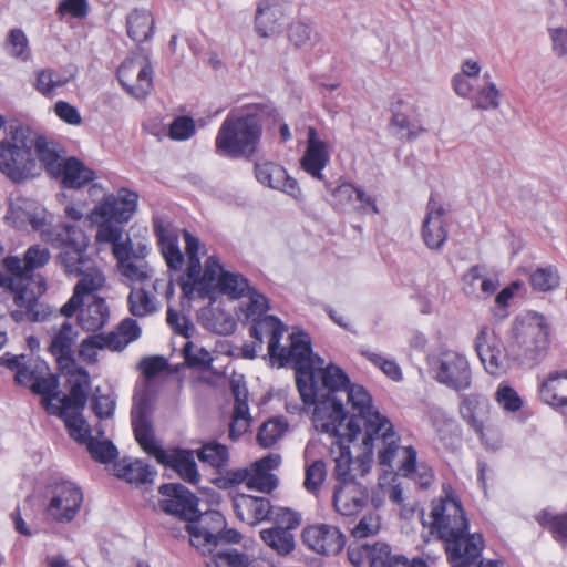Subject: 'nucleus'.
<instances>
[{"mask_svg":"<svg viewBox=\"0 0 567 567\" xmlns=\"http://www.w3.org/2000/svg\"><path fill=\"white\" fill-rule=\"evenodd\" d=\"M50 260L49 249L41 245L30 246L24 255V269L33 276V271L38 268L45 266Z\"/></svg>","mask_w":567,"mask_h":567,"instance_id":"e2e57ef3","label":"nucleus"},{"mask_svg":"<svg viewBox=\"0 0 567 567\" xmlns=\"http://www.w3.org/2000/svg\"><path fill=\"white\" fill-rule=\"evenodd\" d=\"M290 347L279 352V367L291 365L295 370L296 385L305 405L317 400V377L315 359L322 358L313 353L311 338L303 330H293L290 334Z\"/></svg>","mask_w":567,"mask_h":567,"instance_id":"423d86ee","label":"nucleus"},{"mask_svg":"<svg viewBox=\"0 0 567 567\" xmlns=\"http://www.w3.org/2000/svg\"><path fill=\"white\" fill-rule=\"evenodd\" d=\"M109 318L110 310L105 299L94 296L93 301L86 308L80 309L78 323L85 331L96 332L107 323Z\"/></svg>","mask_w":567,"mask_h":567,"instance_id":"7c9ffc66","label":"nucleus"},{"mask_svg":"<svg viewBox=\"0 0 567 567\" xmlns=\"http://www.w3.org/2000/svg\"><path fill=\"white\" fill-rule=\"evenodd\" d=\"M363 425H364V436H363V447L365 454L371 457L373 454V443L374 440L380 437L381 431L386 427H390L392 423L390 420L381 414L379 410L373 409L369 411V414H364Z\"/></svg>","mask_w":567,"mask_h":567,"instance_id":"f704fd0d","label":"nucleus"},{"mask_svg":"<svg viewBox=\"0 0 567 567\" xmlns=\"http://www.w3.org/2000/svg\"><path fill=\"white\" fill-rule=\"evenodd\" d=\"M27 358L25 354L16 355L11 352H4L0 357V365L9 369L10 371H14V383L21 386H28L37 374H39L38 370L30 369L24 360Z\"/></svg>","mask_w":567,"mask_h":567,"instance_id":"4c0bfd02","label":"nucleus"},{"mask_svg":"<svg viewBox=\"0 0 567 567\" xmlns=\"http://www.w3.org/2000/svg\"><path fill=\"white\" fill-rule=\"evenodd\" d=\"M51 219L52 216L39 202L23 196L11 198L4 215L7 225L20 230L30 228L39 233L42 240H52L55 226Z\"/></svg>","mask_w":567,"mask_h":567,"instance_id":"1a4fd4ad","label":"nucleus"},{"mask_svg":"<svg viewBox=\"0 0 567 567\" xmlns=\"http://www.w3.org/2000/svg\"><path fill=\"white\" fill-rule=\"evenodd\" d=\"M445 209L437 204L433 196L427 202V212L422 224V238L426 247L440 250L447 239L444 224Z\"/></svg>","mask_w":567,"mask_h":567,"instance_id":"4be33fe9","label":"nucleus"},{"mask_svg":"<svg viewBox=\"0 0 567 567\" xmlns=\"http://www.w3.org/2000/svg\"><path fill=\"white\" fill-rule=\"evenodd\" d=\"M69 385V393L59 396L60 408L71 410H84L87 403L91 385L90 373L83 367H69L65 369Z\"/></svg>","mask_w":567,"mask_h":567,"instance_id":"aec40b11","label":"nucleus"},{"mask_svg":"<svg viewBox=\"0 0 567 567\" xmlns=\"http://www.w3.org/2000/svg\"><path fill=\"white\" fill-rule=\"evenodd\" d=\"M549 343V327L544 316L516 317L508 336L507 355L514 367L532 369L545 359Z\"/></svg>","mask_w":567,"mask_h":567,"instance_id":"20e7f679","label":"nucleus"},{"mask_svg":"<svg viewBox=\"0 0 567 567\" xmlns=\"http://www.w3.org/2000/svg\"><path fill=\"white\" fill-rule=\"evenodd\" d=\"M52 235V240L44 241L61 249L58 261L64 272L69 276H81L90 261L86 256L90 241L85 233L75 225L60 223L55 225Z\"/></svg>","mask_w":567,"mask_h":567,"instance_id":"0eeeda50","label":"nucleus"},{"mask_svg":"<svg viewBox=\"0 0 567 567\" xmlns=\"http://www.w3.org/2000/svg\"><path fill=\"white\" fill-rule=\"evenodd\" d=\"M229 385L235 400L234 413L229 424V439L237 441L246 432V427L236 432V422L251 420L248 405L249 393L243 374H234L229 380Z\"/></svg>","mask_w":567,"mask_h":567,"instance_id":"a878e982","label":"nucleus"},{"mask_svg":"<svg viewBox=\"0 0 567 567\" xmlns=\"http://www.w3.org/2000/svg\"><path fill=\"white\" fill-rule=\"evenodd\" d=\"M327 476L326 463L323 460H316L306 466L305 488L312 494L319 492Z\"/></svg>","mask_w":567,"mask_h":567,"instance_id":"13d9d810","label":"nucleus"},{"mask_svg":"<svg viewBox=\"0 0 567 567\" xmlns=\"http://www.w3.org/2000/svg\"><path fill=\"white\" fill-rule=\"evenodd\" d=\"M51 415H55L64 422L68 433L79 443H85L91 436V427L83 416V410L52 406Z\"/></svg>","mask_w":567,"mask_h":567,"instance_id":"2f4dec72","label":"nucleus"},{"mask_svg":"<svg viewBox=\"0 0 567 567\" xmlns=\"http://www.w3.org/2000/svg\"><path fill=\"white\" fill-rule=\"evenodd\" d=\"M255 177L264 186L281 190L295 199L302 198L297 179L289 176L285 167L275 162H256Z\"/></svg>","mask_w":567,"mask_h":567,"instance_id":"a211bd4d","label":"nucleus"},{"mask_svg":"<svg viewBox=\"0 0 567 567\" xmlns=\"http://www.w3.org/2000/svg\"><path fill=\"white\" fill-rule=\"evenodd\" d=\"M127 303L134 317H144L155 311L151 296L144 288L133 289L127 297Z\"/></svg>","mask_w":567,"mask_h":567,"instance_id":"5fc2aeb1","label":"nucleus"},{"mask_svg":"<svg viewBox=\"0 0 567 567\" xmlns=\"http://www.w3.org/2000/svg\"><path fill=\"white\" fill-rule=\"evenodd\" d=\"M344 534L336 526L313 524L301 532V542L310 550L322 556H334L346 546Z\"/></svg>","mask_w":567,"mask_h":567,"instance_id":"2eb2a0df","label":"nucleus"},{"mask_svg":"<svg viewBox=\"0 0 567 567\" xmlns=\"http://www.w3.org/2000/svg\"><path fill=\"white\" fill-rule=\"evenodd\" d=\"M217 290L230 297L231 299H239L249 291L251 286L249 280L241 274L230 272L223 270L216 284Z\"/></svg>","mask_w":567,"mask_h":567,"instance_id":"58836bf2","label":"nucleus"},{"mask_svg":"<svg viewBox=\"0 0 567 567\" xmlns=\"http://www.w3.org/2000/svg\"><path fill=\"white\" fill-rule=\"evenodd\" d=\"M433 378L456 392L472 386V370L467 358L455 350L441 349L427 358Z\"/></svg>","mask_w":567,"mask_h":567,"instance_id":"9d476101","label":"nucleus"},{"mask_svg":"<svg viewBox=\"0 0 567 567\" xmlns=\"http://www.w3.org/2000/svg\"><path fill=\"white\" fill-rule=\"evenodd\" d=\"M33 148L35 151V158L39 159L44 167L45 172L52 177L61 166L62 161L58 144L49 142L44 136L39 135L33 138Z\"/></svg>","mask_w":567,"mask_h":567,"instance_id":"72a5a7b5","label":"nucleus"},{"mask_svg":"<svg viewBox=\"0 0 567 567\" xmlns=\"http://www.w3.org/2000/svg\"><path fill=\"white\" fill-rule=\"evenodd\" d=\"M414 110L415 106L400 95L392 97L390 103L391 120L389 125L396 127L400 132L406 131L402 138L404 137L408 142L416 140L421 133L426 131L422 125H416L410 120V115Z\"/></svg>","mask_w":567,"mask_h":567,"instance_id":"bb28decb","label":"nucleus"},{"mask_svg":"<svg viewBox=\"0 0 567 567\" xmlns=\"http://www.w3.org/2000/svg\"><path fill=\"white\" fill-rule=\"evenodd\" d=\"M288 429V422L281 417L264 422L257 433V442L264 449L274 446Z\"/></svg>","mask_w":567,"mask_h":567,"instance_id":"a18cd8bd","label":"nucleus"},{"mask_svg":"<svg viewBox=\"0 0 567 567\" xmlns=\"http://www.w3.org/2000/svg\"><path fill=\"white\" fill-rule=\"evenodd\" d=\"M216 564H221L227 567H249V556L237 549L220 550L214 555Z\"/></svg>","mask_w":567,"mask_h":567,"instance_id":"774afa93","label":"nucleus"},{"mask_svg":"<svg viewBox=\"0 0 567 567\" xmlns=\"http://www.w3.org/2000/svg\"><path fill=\"white\" fill-rule=\"evenodd\" d=\"M196 132L195 122L190 116H177L169 124L168 136L174 141L189 140Z\"/></svg>","mask_w":567,"mask_h":567,"instance_id":"69168bd1","label":"nucleus"},{"mask_svg":"<svg viewBox=\"0 0 567 567\" xmlns=\"http://www.w3.org/2000/svg\"><path fill=\"white\" fill-rule=\"evenodd\" d=\"M198 460L220 471L229 461L228 447L217 441L205 443L196 451Z\"/></svg>","mask_w":567,"mask_h":567,"instance_id":"c03bdc74","label":"nucleus"},{"mask_svg":"<svg viewBox=\"0 0 567 567\" xmlns=\"http://www.w3.org/2000/svg\"><path fill=\"white\" fill-rule=\"evenodd\" d=\"M278 486V477L272 473H262L251 467L246 482L249 491H258L260 493L270 494Z\"/></svg>","mask_w":567,"mask_h":567,"instance_id":"6e6d98bb","label":"nucleus"},{"mask_svg":"<svg viewBox=\"0 0 567 567\" xmlns=\"http://www.w3.org/2000/svg\"><path fill=\"white\" fill-rule=\"evenodd\" d=\"M534 290L547 292L559 286V276L553 267L537 268L529 277Z\"/></svg>","mask_w":567,"mask_h":567,"instance_id":"864d4df0","label":"nucleus"},{"mask_svg":"<svg viewBox=\"0 0 567 567\" xmlns=\"http://www.w3.org/2000/svg\"><path fill=\"white\" fill-rule=\"evenodd\" d=\"M4 48L12 58L27 61L30 58L29 40L20 28L11 29L7 35Z\"/></svg>","mask_w":567,"mask_h":567,"instance_id":"3c124183","label":"nucleus"},{"mask_svg":"<svg viewBox=\"0 0 567 567\" xmlns=\"http://www.w3.org/2000/svg\"><path fill=\"white\" fill-rule=\"evenodd\" d=\"M243 498L256 522L271 520L275 507L268 498L252 495H243Z\"/></svg>","mask_w":567,"mask_h":567,"instance_id":"bf43d9fd","label":"nucleus"},{"mask_svg":"<svg viewBox=\"0 0 567 567\" xmlns=\"http://www.w3.org/2000/svg\"><path fill=\"white\" fill-rule=\"evenodd\" d=\"M344 391L347 392L348 403L351 409L357 411L360 416L369 414V411L374 409L372 396L363 385L350 382L349 388Z\"/></svg>","mask_w":567,"mask_h":567,"instance_id":"8fccbe9b","label":"nucleus"},{"mask_svg":"<svg viewBox=\"0 0 567 567\" xmlns=\"http://www.w3.org/2000/svg\"><path fill=\"white\" fill-rule=\"evenodd\" d=\"M33 89L44 97L54 96V69L45 68L34 71Z\"/></svg>","mask_w":567,"mask_h":567,"instance_id":"338daca9","label":"nucleus"},{"mask_svg":"<svg viewBox=\"0 0 567 567\" xmlns=\"http://www.w3.org/2000/svg\"><path fill=\"white\" fill-rule=\"evenodd\" d=\"M226 525L227 522L221 512L207 511L202 513L199 511V518L196 519V523L186 524L185 530L190 536V544L195 547H200L214 543L218 532L224 529Z\"/></svg>","mask_w":567,"mask_h":567,"instance_id":"412c9836","label":"nucleus"},{"mask_svg":"<svg viewBox=\"0 0 567 567\" xmlns=\"http://www.w3.org/2000/svg\"><path fill=\"white\" fill-rule=\"evenodd\" d=\"M63 188L81 189L95 179V172L87 167L80 158L70 156L62 161L59 172L52 176Z\"/></svg>","mask_w":567,"mask_h":567,"instance_id":"b1692460","label":"nucleus"},{"mask_svg":"<svg viewBox=\"0 0 567 567\" xmlns=\"http://www.w3.org/2000/svg\"><path fill=\"white\" fill-rule=\"evenodd\" d=\"M494 399L497 404L506 412H517L523 406V400L517 391L506 382L498 384Z\"/></svg>","mask_w":567,"mask_h":567,"instance_id":"603ef678","label":"nucleus"},{"mask_svg":"<svg viewBox=\"0 0 567 567\" xmlns=\"http://www.w3.org/2000/svg\"><path fill=\"white\" fill-rule=\"evenodd\" d=\"M0 173L14 184H21L39 174L30 128L10 126L6 137L0 141Z\"/></svg>","mask_w":567,"mask_h":567,"instance_id":"39448f33","label":"nucleus"},{"mask_svg":"<svg viewBox=\"0 0 567 567\" xmlns=\"http://www.w3.org/2000/svg\"><path fill=\"white\" fill-rule=\"evenodd\" d=\"M224 270L217 256H209L205 261L204 272L199 279L198 296L208 298L210 303L216 301L217 270Z\"/></svg>","mask_w":567,"mask_h":567,"instance_id":"a19ab883","label":"nucleus"},{"mask_svg":"<svg viewBox=\"0 0 567 567\" xmlns=\"http://www.w3.org/2000/svg\"><path fill=\"white\" fill-rule=\"evenodd\" d=\"M330 161L328 145L318 137L315 127L309 126L307 132V147L300 159L301 168L311 177L323 181L322 171Z\"/></svg>","mask_w":567,"mask_h":567,"instance_id":"6ab92c4d","label":"nucleus"},{"mask_svg":"<svg viewBox=\"0 0 567 567\" xmlns=\"http://www.w3.org/2000/svg\"><path fill=\"white\" fill-rule=\"evenodd\" d=\"M484 266L473 265L462 277V289L468 297L480 298L478 291L484 297L493 295L498 288V279L483 275Z\"/></svg>","mask_w":567,"mask_h":567,"instance_id":"c85d7f7f","label":"nucleus"},{"mask_svg":"<svg viewBox=\"0 0 567 567\" xmlns=\"http://www.w3.org/2000/svg\"><path fill=\"white\" fill-rule=\"evenodd\" d=\"M138 194L121 188L116 195L109 194L95 206L93 215L115 221L117 225L127 223L137 208Z\"/></svg>","mask_w":567,"mask_h":567,"instance_id":"f3484780","label":"nucleus"},{"mask_svg":"<svg viewBox=\"0 0 567 567\" xmlns=\"http://www.w3.org/2000/svg\"><path fill=\"white\" fill-rule=\"evenodd\" d=\"M261 540L278 555L285 556L295 549V537L287 528L271 527L260 530Z\"/></svg>","mask_w":567,"mask_h":567,"instance_id":"ea45409f","label":"nucleus"},{"mask_svg":"<svg viewBox=\"0 0 567 567\" xmlns=\"http://www.w3.org/2000/svg\"><path fill=\"white\" fill-rule=\"evenodd\" d=\"M535 520L550 532L556 542H567V513L553 514L549 509H542Z\"/></svg>","mask_w":567,"mask_h":567,"instance_id":"79ce46f5","label":"nucleus"},{"mask_svg":"<svg viewBox=\"0 0 567 567\" xmlns=\"http://www.w3.org/2000/svg\"><path fill=\"white\" fill-rule=\"evenodd\" d=\"M193 348L194 344L192 341H187L183 348V357L187 367L192 369L208 370L213 361L210 353L205 348H200L196 353H194Z\"/></svg>","mask_w":567,"mask_h":567,"instance_id":"052dcab7","label":"nucleus"},{"mask_svg":"<svg viewBox=\"0 0 567 567\" xmlns=\"http://www.w3.org/2000/svg\"><path fill=\"white\" fill-rule=\"evenodd\" d=\"M153 412V395L148 389L133 398L131 409V423L135 441L142 450L156 441L155 431L151 421Z\"/></svg>","mask_w":567,"mask_h":567,"instance_id":"dca6fc26","label":"nucleus"},{"mask_svg":"<svg viewBox=\"0 0 567 567\" xmlns=\"http://www.w3.org/2000/svg\"><path fill=\"white\" fill-rule=\"evenodd\" d=\"M365 555L369 567H384L394 557L391 546L384 542L365 543Z\"/></svg>","mask_w":567,"mask_h":567,"instance_id":"4d7b16f0","label":"nucleus"},{"mask_svg":"<svg viewBox=\"0 0 567 567\" xmlns=\"http://www.w3.org/2000/svg\"><path fill=\"white\" fill-rule=\"evenodd\" d=\"M317 400L313 405L315 421H324L322 431L331 435H340V426L348 417L342 400L337 398V392L344 391L351 382L347 372L339 365L330 362L318 371Z\"/></svg>","mask_w":567,"mask_h":567,"instance_id":"7ed1b4c3","label":"nucleus"},{"mask_svg":"<svg viewBox=\"0 0 567 567\" xmlns=\"http://www.w3.org/2000/svg\"><path fill=\"white\" fill-rule=\"evenodd\" d=\"M368 488L361 484L336 485L332 495V505L339 514L353 516L368 504Z\"/></svg>","mask_w":567,"mask_h":567,"instance_id":"5701e85b","label":"nucleus"},{"mask_svg":"<svg viewBox=\"0 0 567 567\" xmlns=\"http://www.w3.org/2000/svg\"><path fill=\"white\" fill-rule=\"evenodd\" d=\"M76 337L78 332L74 331L69 321H64L59 331L52 337L49 352L55 357L59 368L63 371L76 363L72 352V346Z\"/></svg>","mask_w":567,"mask_h":567,"instance_id":"cd10ccee","label":"nucleus"},{"mask_svg":"<svg viewBox=\"0 0 567 567\" xmlns=\"http://www.w3.org/2000/svg\"><path fill=\"white\" fill-rule=\"evenodd\" d=\"M143 451L154 457L158 464L175 471L183 481L190 484L199 482L200 475L194 451L176 447L168 453L157 440Z\"/></svg>","mask_w":567,"mask_h":567,"instance_id":"4468645a","label":"nucleus"},{"mask_svg":"<svg viewBox=\"0 0 567 567\" xmlns=\"http://www.w3.org/2000/svg\"><path fill=\"white\" fill-rule=\"evenodd\" d=\"M48 503L43 511L47 522L69 524L79 514L84 496L80 486L62 477L52 478L47 486Z\"/></svg>","mask_w":567,"mask_h":567,"instance_id":"6e6552de","label":"nucleus"},{"mask_svg":"<svg viewBox=\"0 0 567 567\" xmlns=\"http://www.w3.org/2000/svg\"><path fill=\"white\" fill-rule=\"evenodd\" d=\"M359 353L374 367L379 368L391 380L398 382L403 379L402 370L394 359L385 358L365 348L359 349Z\"/></svg>","mask_w":567,"mask_h":567,"instance_id":"09e8293b","label":"nucleus"},{"mask_svg":"<svg viewBox=\"0 0 567 567\" xmlns=\"http://www.w3.org/2000/svg\"><path fill=\"white\" fill-rule=\"evenodd\" d=\"M114 475L131 484H145L153 481L156 471L142 460L132 461L130 457H123L113 464Z\"/></svg>","mask_w":567,"mask_h":567,"instance_id":"c756f323","label":"nucleus"},{"mask_svg":"<svg viewBox=\"0 0 567 567\" xmlns=\"http://www.w3.org/2000/svg\"><path fill=\"white\" fill-rule=\"evenodd\" d=\"M125 92L136 99L146 97L153 89V66L147 58H126L116 70Z\"/></svg>","mask_w":567,"mask_h":567,"instance_id":"ddd939ff","label":"nucleus"},{"mask_svg":"<svg viewBox=\"0 0 567 567\" xmlns=\"http://www.w3.org/2000/svg\"><path fill=\"white\" fill-rule=\"evenodd\" d=\"M539 399L554 410L564 413L567 408V370L554 371L540 383Z\"/></svg>","mask_w":567,"mask_h":567,"instance_id":"393cba45","label":"nucleus"},{"mask_svg":"<svg viewBox=\"0 0 567 567\" xmlns=\"http://www.w3.org/2000/svg\"><path fill=\"white\" fill-rule=\"evenodd\" d=\"M85 443L87 446V451L94 461L101 464H114V462L118 461V450L112 441H100L95 437L90 436Z\"/></svg>","mask_w":567,"mask_h":567,"instance_id":"de8ad7c7","label":"nucleus"},{"mask_svg":"<svg viewBox=\"0 0 567 567\" xmlns=\"http://www.w3.org/2000/svg\"><path fill=\"white\" fill-rule=\"evenodd\" d=\"M264 322L267 328L271 329L270 337L268 340V353L271 358H277L279 360V352L282 348H280V340L284 332L282 321L276 316H265Z\"/></svg>","mask_w":567,"mask_h":567,"instance_id":"0e129e2a","label":"nucleus"},{"mask_svg":"<svg viewBox=\"0 0 567 567\" xmlns=\"http://www.w3.org/2000/svg\"><path fill=\"white\" fill-rule=\"evenodd\" d=\"M474 349L485 371L493 377H501L514 367V361L507 355L508 342L504 346L499 336L486 324L480 327Z\"/></svg>","mask_w":567,"mask_h":567,"instance_id":"9b49d317","label":"nucleus"},{"mask_svg":"<svg viewBox=\"0 0 567 567\" xmlns=\"http://www.w3.org/2000/svg\"><path fill=\"white\" fill-rule=\"evenodd\" d=\"M1 272L3 276H10L13 279V285L32 279V275L24 269L23 259L16 256L1 257Z\"/></svg>","mask_w":567,"mask_h":567,"instance_id":"680f3d73","label":"nucleus"},{"mask_svg":"<svg viewBox=\"0 0 567 567\" xmlns=\"http://www.w3.org/2000/svg\"><path fill=\"white\" fill-rule=\"evenodd\" d=\"M287 37L296 49L302 50L311 49L318 40V33L315 32L312 24L303 20L292 22L288 27Z\"/></svg>","mask_w":567,"mask_h":567,"instance_id":"37998d69","label":"nucleus"},{"mask_svg":"<svg viewBox=\"0 0 567 567\" xmlns=\"http://www.w3.org/2000/svg\"><path fill=\"white\" fill-rule=\"evenodd\" d=\"M155 233L158 237L161 252L168 269L174 271L182 269L184 255L179 249L177 237L166 235L162 226H155Z\"/></svg>","mask_w":567,"mask_h":567,"instance_id":"e433bc0d","label":"nucleus"},{"mask_svg":"<svg viewBox=\"0 0 567 567\" xmlns=\"http://www.w3.org/2000/svg\"><path fill=\"white\" fill-rule=\"evenodd\" d=\"M159 509L181 522L196 523L199 518V498L182 483H164L158 487Z\"/></svg>","mask_w":567,"mask_h":567,"instance_id":"f8f14e48","label":"nucleus"},{"mask_svg":"<svg viewBox=\"0 0 567 567\" xmlns=\"http://www.w3.org/2000/svg\"><path fill=\"white\" fill-rule=\"evenodd\" d=\"M127 35L137 43L147 41L153 34V19L146 10L134 9L126 18Z\"/></svg>","mask_w":567,"mask_h":567,"instance_id":"c9c22d12","label":"nucleus"},{"mask_svg":"<svg viewBox=\"0 0 567 567\" xmlns=\"http://www.w3.org/2000/svg\"><path fill=\"white\" fill-rule=\"evenodd\" d=\"M432 530L444 542L451 567H482L485 540L481 533H470V522L461 499L446 494L433 503L430 514Z\"/></svg>","mask_w":567,"mask_h":567,"instance_id":"f257e3e1","label":"nucleus"},{"mask_svg":"<svg viewBox=\"0 0 567 567\" xmlns=\"http://www.w3.org/2000/svg\"><path fill=\"white\" fill-rule=\"evenodd\" d=\"M280 120L271 102L248 104L237 114L229 113L215 138L216 154L230 159H251L260 145L264 122L276 124Z\"/></svg>","mask_w":567,"mask_h":567,"instance_id":"f03ea898","label":"nucleus"},{"mask_svg":"<svg viewBox=\"0 0 567 567\" xmlns=\"http://www.w3.org/2000/svg\"><path fill=\"white\" fill-rule=\"evenodd\" d=\"M501 92L493 81H486L474 91L471 99L472 107L476 110H496L499 106Z\"/></svg>","mask_w":567,"mask_h":567,"instance_id":"49530a36","label":"nucleus"},{"mask_svg":"<svg viewBox=\"0 0 567 567\" xmlns=\"http://www.w3.org/2000/svg\"><path fill=\"white\" fill-rule=\"evenodd\" d=\"M60 379L58 374L48 373V375H39L30 383L29 389L33 394L41 395V402L45 411L50 414L52 406H59L52 403L54 399L60 396Z\"/></svg>","mask_w":567,"mask_h":567,"instance_id":"473e14b6","label":"nucleus"}]
</instances>
